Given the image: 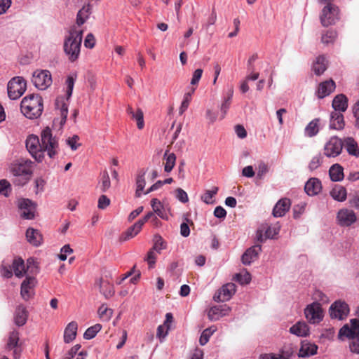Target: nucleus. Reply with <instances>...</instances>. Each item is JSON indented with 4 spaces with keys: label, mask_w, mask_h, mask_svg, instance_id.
Listing matches in <instances>:
<instances>
[{
    "label": "nucleus",
    "mask_w": 359,
    "mask_h": 359,
    "mask_svg": "<svg viewBox=\"0 0 359 359\" xmlns=\"http://www.w3.org/2000/svg\"><path fill=\"white\" fill-rule=\"evenodd\" d=\"M191 100V99L190 98V94L184 95L182 102L179 109L180 114H183L184 111L188 109Z\"/></svg>",
    "instance_id": "obj_60"
},
{
    "label": "nucleus",
    "mask_w": 359,
    "mask_h": 359,
    "mask_svg": "<svg viewBox=\"0 0 359 359\" xmlns=\"http://www.w3.org/2000/svg\"><path fill=\"white\" fill-rule=\"evenodd\" d=\"M219 188L213 187L210 190H206L203 194L201 196V199L206 204H212L214 201L212 198L217 194Z\"/></svg>",
    "instance_id": "obj_47"
},
{
    "label": "nucleus",
    "mask_w": 359,
    "mask_h": 359,
    "mask_svg": "<svg viewBox=\"0 0 359 359\" xmlns=\"http://www.w3.org/2000/svg\"><path fill=\"white\" fill-rule=\"evenodd\" d=\"M217 331V327L214 325L204 330L200 337L199 343L201 346L205 345L210 337Z\"/></svg>",
    "instance_id": "obj_48"
},
{
    "label": "nucleus",
    "mask_w": 359,
    "mask_h": 359,
    "mask_svg": "<svg viewBox=\"0 0 359 359\" xmlns=\"http://www.w3.org/2000/svg\"><path fill=\"white\" fill-rule=\"evenodd\" d=\"M175 197L180 202L185 203L189 201V197L187 192L181 188L175 190Z\"/></svg>",
    "instance_id": "obj_61"
},
{
    "label": "nucleus",
    "mask_w": 359,
    "mask_h": 359,
    "mask_svg": "<svg viewBox=\"0 0 359 359\" xmlns=\"http://www.w3.org/2000/svg\"><path fill=\"white\" fill-rule=\"evenodd\" d=\"M230 310V308L226 305L212 306L209 309L208 316L211 321H215L223 316H227Z\"/></svg>",
    "instance_id": "obj_20"
},
{
    "label": "nucleus",
    "mask_w": 359,
    "mask_h": 359,
    "mask_svg": "<svg viewBox=\"0 0 359 359\" xmlns=\"http://www.w3.org/2000/svg\"><path fill=\"white\" fill-rule=\"evenodd\" d=\"M291 203L288 198H282L277 202L273 209V215L276 217H280L285 215L289 210Z\"/></svg>",
    "instance_id": "obj_25"
},
{
    "label": "nucleus",
    "mask_w": 359,
    "mask_h": 359,
    "mask_svg": "<svg viewBox=\"0 0 359 359\" xmlns=\"http://www.w3.org/2000/svg\"><path fill=\"white\" fill-rule=\"evenodd\" d=\"M26 148L32 156L38 162H41L44 158L41 143L36 135H31L26 140Z\"/></svg>",
    "instance_id": "obj_8"
},
{
    "label": "nucleus",
    "mask_w": 359,
    "mask_h": 359,
    "mask_svg": "<svg viewBox=\"0 0 359 359\" xmlns=\"http://www.w3.org/2000/svg\"><path fill=\"white\" fill-rule=\"evenodd\" d=\"M336 221L340 226L348 227L357 221V216L353 210L344 208L337 212Z\"/></svg>",
    "instance_id": "obj_12"
},
{
    "label": "nucleus",
    "mask_w": 359,
    "mask_h": 359,
    "mask_svg": "<svg viewBox=\"0 0 359 359\" xmlns=\"http://www.w3.org/2000/svg\"><path fill=\"white\" fill-rule=\"evenodd\" d=\"M11 191L10 183L6 180H0V194L7 197Z\"/></svg>",
    "instance_id": "obj_59"
},
{
    "label": "nucleus",
    "mask_w": 359,
    "mask_h": 359,
    "mask_svg": "<svg viewBox=\"0 0 359 359\" xmlns=\"http://www.w3.org/2000/svg\"><path fill=\"white\" fill-rule=\"evenodd\" d=\"M131 118L136 121L137 128L142 130L144 126V114L141 109L138 108Z\"/></svg>",
    "instance_id": "obj_51"
},
{
    "label": "nucleus",
    "mask_w": 359,
    "mask_h": 359,
    "mask_svg": "<svg viewBox=\"0 0 359 359\" xmlns=\"http://www.w3.org/2000/svg\"><path fill=\"white\" fill-rule=\"evenodd\" d=\"M100 189L102 192L107 191L111 186L110 179L107 170L102 173Z\"/></svg>",
    "instance_id": "obj_53"
},
{
    "label": "nucleus",
    "mask_w": 359,
    "mask_h": 359,
    "mask_svg": "<svg viewBox=\"0 0 359 359\" xmlns=\"http://www.w3.org/2000/svg\"><path fill=\"white\" fill-rule=\"evenodd\" d=\"M32 81L39 90H46L52 84L51 74L46 69H36L33 72Z\"/></svg>",
    "instance_id": "obj_7"
},
{
    "label": "nucleus",
    "mask_w": 359,
    "mask_h": 359,
    "mask_svg": "<svg viewBox=\"0 0 359 359\" xmlns=\"http://www.w3.org/2000/svg\"><path fill=\"white\" fill-rule=\"evenodd\" d=\"M330 179L333 182H340L344 177V168L338 163L332 165L329 170Z\"/></svg>",
    "instance_id": "obj_36"
},
{
    "label": "nucleus",
    "mask_w": 359,
    "mask_h": 359,
    "mask_svg": "<svg viewBox=\"0 0 359 359\" xmlns=\"http://www.w3.org/2000/svg\"><path fill=\"white\" fill-rule=\"evenodd\" d=\"M233 95V86H230L227 90L226 95L224 96V100H223L222 103L220 107V110L222 112L221 118H224L225 117V116L227 113V111L231 106Z\"/></svg>",
    "instance_id": "obj_33"
},
{
    "label": "nucleus",
    "mask_w": 359,
    "mask_h": 359,
    "mask_svg": "<svg viewBox=\"0 0 359 359\" xmlns=\"http://www.w3.org/2000/svg\"><path fill=\"white\" fill-rule=\"evenodd\" d=\"M236 290V286L234 283H229L223 285L214 296V300L216 302H226L229 300L234 294Z\"/></svg>",
    "instance_id": "obj_17"
},
{
    "label": "nucleus",
    "mask_w": 359,
    "mask_h": 359,
    "mask_svg": "<svg viewBox=\"0 0 359 359\" xmlns=\"http://www.w3.org/2000/svg\"><path fill=\"white\" fill-rule=\"evenodd\" d=\"M235 279L241 285L248 284L251 280V275L250 273L245 271L243 273L236 274Z\"/></svg>",
    "instance_id": "obj_58"
},
{
    "label": "nucleus",
    "mask_w": 359,
    "mask_h": 359,
    "mask_svg": "<svg viewBox=\"0 0 359 359\" xmlns=\"http://www.w3.org/2000/svg\"><path fill=\"white\" fill-rule=\"evenodd\" d=\"M335 89V83L332 79L320 83L317 95L319 98H324L329 95Z\"/></svg>",
    "instance_id": "obj_27"
},
{
    "label": "nucleus",
    "mask_w": 359,
    "mask_h": 359,
    "mask_svg": "<svg viewBox=\"0 0 359 359\" xmlns=\"http://www.w3.org/2000/svg\"><path fill=\"white\" fill-rule=\"evenodd\" d=\"M79 137L74 135L66 139L65 142L66 144L69 146L72 151H76L81 146V144L79 143Z\"/></svg>",
    "instance_id": "obj_55"
},
{
    "label": "nucleus",
    "mask_w": 359,
    "mask_h": 359,
    "mask_svg": "<svg viewBox=\"0 0 359 359\" xmlns=\"http://www.w3.org/2000/svg\"><path fill=\"white\" fill-rule=\"evenodd\" d=\"M320 119L316 118L310 121L304 129L305 135L309 137L316 136L320 130Z\"/></svg>",
    "instance_id": "obj_37"
},
{
    "label": "nucleus",
    "mask_w": 359,
    "mask_h": 359,
    "mask_svg": "<svg viewBox=\"0 0 359 359\" xmlns=\"http://www.w3.org/2000/svg\"><path fill=\"white\" fill-rule=\"evenodd\" d=\"M305 317L311 324L320 323L323 318V311L320 304L318 302H313L308 305L304 309Z\"/></svg>",
    "instance_id": "obj_14"
},
{
    "label": "nucleus",
    "mask_w": 359,
    "mask_h": 359,
    "mask_svg": "<svg viewBox=\"0 0 359 359\" xmlns=\"http://www.w3.org/2000/svg\"><path fill=\"white\" fill-rule=\"evenodd\" d=\"M33 162L28 159H20L13 165L11 168L12 174L17 177H22V179H16L14 181L18 185H24L29 180L32 174Z\"/></svg>",
    "instance_id": "obj_4"
},
{
    "label": "nucleus",
    "mask_w": 359,
    "mask_h": 359,
    "mask_svg": "<svg viewBox=\"0 0 359 359\" xmlns=\"http://www.w3.org/2000/svg\"><path fill=\"white\" fill-rule=\"evenodd\" d=\"M12 270L15 276L22 278L25 275H36L39 272L38 262L33 257L27 259L26 264L24 260L20 258H15L12 262Z\"/></svg>",
    "instance_id": "obj_3"
},
{
    "label": "nucleus",
    "mask_w": 359,
    "mask_h": 359,
    "mask_svg": "<svg viewBox=\"0 0 359 359\" xmlns=\"http://www.w3.org/2000/svg\"><path fill=\"white\" fill-rule=\"evenodd\" d=\"M318 347L314 343L308 341H303L298 353V356L300 358H307L314 355L317 353Z\"/></svg>",
    "instance_id": "obj_22"
},
{
    "label": "nucleus",
    "mask_w": 359,
    "mask_h": 359,
    "mask_svg": "<svg viewBox=\"0 0 359 359\" xmlns=\"http://www.w3.org/2000/svg\"><path fill=\"white\" fill-rule=\"evenodd\" d=\"M334 111L344 112L348 107V100L346 97L340 94L337 95L332 101Z\"/></svg>",
    "instance_id": "obj_31"
},
{
    "label": "nucleus",
    "mask_w": 359,
    "mask_h": 359,
    "mask_svg": "<svg viewBox=\"0 0 359 359\" xmlns=\"http://www.w3.org/2000/svg\"><path fill=\"white\" fill-rule=\"evenodd\" d=\"M92 6L90 4L84 5L81 9H80L76 16V23L79 26L82 25L88 19L91 13Z\"/></svg>",
    "instance_id": "obj_39"
},
{
    "label": "nucleus",
    "mask_w": 359,
    "mask_h": 359,
    "mask_svg": "<svg viewBox=\"0 0 359 359\" xmlns=\"http://www.w3.org/2000/svg\"><path fill=\"white\" fill-rule=\"evenodd\" d=\"M321 189V182L318 178L315 177L309 179L304 186L305 192L309 196H311L318 194L320 192Z\"/></svg>",
    "instance_id": "obj_24"
},
{
    "label": "nucleus",
    "mask_w": 359,
    "mask_h": 359,
    "mask_svg": "<svg viewBox=\"0 0 359 359\" xmlns=\"http://www.w3.org/2000/svg\"><path fill=\"white\" fill-rule=\"evenodd\" d=\"M323 162V156L320 154H318L312 157L311 160L309 163V169L310 170H314L320 167Z\"/></svg>",
    "instance_id": "obj_52"
},
{
    "label": "nucleus",
    "mask_w": 359,
    "mask_h": 359,
    "mask_svg": "<svg viewBox=\"0 0 359 359\" xmlns=\"http://www.w3.org/2000/svg\"><path fill=\"white\" fill-rule=\"evenodd\" d=\"M343 147L345 148L348 154L355 157H359V144L351 137H345L343 140Z\"/></svg>",
    "instance_id": "obj_26"
},
{
    "label": "nucleus",
    "mask_w": 359,
    "mask_h": 359,
    "mask_svg": "<svg viewBox=\"0 0 359 359\" xmlns=\"http://www.w3.org/2000/svg\"><path fill=\"white\" fill-rule=\"evenodd\" d=\"M36 275H27L20 285V295L22 298L27 301L34 294V288L37 285Z\"/></svg>",
    "instance_id": "obj_13"
},
{
    "label": "nucleus",
    "mask_w": 359,
    "mask_h": 359,
    "mask_svg": "<svg viewBox=\"0 0 359 359\" xmlns=\"http://www.w3.org/2000/svg\"><path fill=\"white\" fill-rule=\"evenodd\" d=\"M55 109L61 116L60 125L65 123L68 114V106L62 97L57 98L55 100Z\"/></svg>",
    "instance_id": "obj_30"
},
{
    "label": "nucleus",
    "mask_w": 359,
    "mask_h": 359,
    "mask_svg": "<svg viewBox=\"0 0 359 359\" xmlns=\"http://www.w3.org/2000/svg\"><path fill=\"white\" fill-rule=\"evenodd\" d=\"M22 114L29 119H35L41 116L43 110L42 97L38 94H30L22 98L20 103Z\"/></svg>",
    "instance_id": "obj_1"
},
{
    "label": "nucleus",
    "mask_w": 359,
    "mask_h": 359,
    "mask_svg": "<svg viewBox=\"0 0 359 359\" xmlns=\"http://www.w3.org/2000/svg\"><path fill=\"white\" fill-rule=\"evenodd\" d=\"M165 248L166 243L162 237L160 236H155L154 244L152 248L154 249L157 253L160 254L161 250L165 249Z\"/></svg>",
    "instance_id": "obj_54"
},
{
    "label": "nucleus",
    "mask_w": 359,
    "mask_h": 359,
    "mask_svg": "<svg viewBox=\"0 0 359 359\" xmlns=\"http://www.w3.org/2000/svg\"><path fill=\"white\" fill-rule=\"evenodd\" d=\"M26 88L27 83L22 77H14L8 83V95L11 100H17L23 95Z\"/></svg>",
    "instance_id": "obj_6"
},
{
    "label": "nucleus",
    "mask_w": 359,
    "mask_h": 359,
    "mask_svg": "<svg viewBox=\"0 0 359 359\" xmlns=\"http://www.w3.org/2000/svg\"><path fill=\"white\" fill-rule=\"evenodd\" d=\"M142 222H136L132 226H130L125 233V240L133 238L137 236L142 228Z\"/></svg>",
    "instance_id": "obj_46"
},
{
    "label": "nucleus",
    "mask_w": 359,
    "mask_h": 359,
    "mask_svg": "<svg viewBox=\"0 0 359 359\" xmlns=\"http://www.w3.org/2000/svg\"><path fill=\"white\" fill-rule=\"evenodd\" d=\"M292 352L282 351L281 353H264L259 356V359H290Z\"/></svg>",
    "instance_id": "obj_44"
},
{
    "label": "nucleus",
    "mask_w": 359,
    "mask_h": 359,
    "mask_svg": "<svg viewBox=\"0 0 359 359\" xmlns=\"http://www.w3.org/2000/svg\"><path fill=\"white\" fill-rule=\"evenodd\" d=\"M359 335V319H351L350 324H345L340 328L338 333L339 339L343 341L345 338L352 339Z\"/></svg>",
    "instance_id": "obj_10"
},
{
    "label": "nucleus",
    "mask_w": 359,
    "mask_h": 359,
    "mask_svg": "<svg viewBox=\"0 0 359 359\" xmlns=\"http://www.w3.org/2000/svg\"><path fill=\"white\" fill-rule=\"evenodd\" d=\"M77 329L78 325L75 321H72L67 325L64 331V341L66 344H69L75 339L76 337Z\"/></svg>",
    "instance_id": "obj_28"
},
{
    "label": "nucleus",
    "mask_w": 359,
    "mask_h": 359,
    "mask_svg": "<svg viewBox=\"0 0 359 359\" xmlns=\"http://www.w3.org/2000/svg\"><path fill=\"white\" fill-rule=\"evenodd\" d=\"M101 329L102 325L99 323L88 327L83 334V338L86 339H91L94 338Z\"/></svg>",
    "instance_id": "obj_49"
},
{
    "label": "nucleus",
    "mask_w": 359,
    "mask_h": 359,
    "mask_svg": "<svg viewBox=\"0 0 359 359\" xmlns=\"http://www.w3.org/2000/svg\"><path fill=\"white\" fill-rule=\"evenodd\" d=\"M344 125L342 112L332 111L330 114V128L334 130H341Z\"/></svg>",
    "instance_id": "obj_29"
},
{
    "label": "nucleus",
    "mask_w": 359,
    "mask_h": 359,
    "mask_svg": "<svg viewBox=\"0 0 359 359\" xmlns=\"http://www.w3.org/2000/svg\"><path fill=\"white\" fill-rule=\"evenodd\" d=\"M18 206L22 218L25 219H32L34 218L36 205L31 200L21 198L18 200Z\"/></svg>",
    "instance_id": "obj_16"
},
{
    "label": "nucleus",
    "mask_w": 359,
    "mask_h": 359,
    "mask_svg": "<svg viewBox=\"0 0 359 359\" xmlns=\"http://www.w3.org/2000/svg\"><path fill=\"white\" fill-rule=\"evenodd\" d=\"M337 37V33L333 30H328L322 35L321 41L325 44L332 43Z\"/></svg>",
    "instance_id": "obj_56"
},
{
    "label": "nucleus",
    "mask_w": 359,
    "mask_h": 359,
    "mask_svg": "<svg viewBox=\"0 0 359 359\" xmlns=\"http://www.w3.org/2000/svg\"><path fill=\"white\" fill-rule=\"evenodd\" d=\"M151 206L155 214L164 220H168L170 213V207L168 204L161 202L157 198H153L151 201Z\"/></svg>",
    "instance_id": "obj_19"
},
{
    "label": "nucleus",
    "mask_w": 359,
    "mask_h": 359,
    "mask_svg": "<svg viewBox=\"0 0 359 359\" xmlns=\"http://www.w3.org/2000/svg\"><path fill=\"white\" fill-rule=\"evenodd\" d=\"M110 204V199L105 195H102L98 199L97 207L100 209L104 210Z\"/></svg>",
    "instance_id": "obj_64"
},
{
    "label": "nucleus",
    "mask_w": 359,
    "mask_h": 359,
    "mask_svg": "<svg viewBox=\"0 0 359 359\" xmlns=\"http://www.w3.org/2000/svg\"><path fill=\"white\" fill-rule=\"evenodd\" d=\"M28 313L26 308L22 305H19L14 314V321L18 326L24 325L27 320Z\"/></svg>",
    "instance_id": "obj_32"
},
{
    "label": "nucleus",
    "mask_w": 359,
    "mask_h": 359,
    "mask_svg": "<svg viewBox=\"0 0 359 359\" xmlns=\"http://www.w3.org/2000/svg\"><path fill=\"white\" fill-rule=\"evenodd\" d=\"M41 143L42 149L47 151L50 158H53L58 151V140L55 136H53L50 128L47 127L43 129L41 134Z\"/></svg>",
    "instance_id": "obj_5"
},
{
    "label": "nucleus",
    "mask_w": 359,
    "mask_h": 359,
    "mask_svg": "<svg viewBox=\"0 0 359 359\" xmlns=\"http://www.w3.org/2000/svg\"><path fill=\"white\" fill-rule=\"evenodd\" d=\"M342 149L343 140L337 136H332L324 145V155L328 158H334L341 153Z\"/></svg>",
    "instance_id": "obj_9"
},
{
    "label": "nucleus",
    "mask_w": 359,
    "mask_h": 359,
    "mask_svg": "<svg viewBox=\"0 0 359 359\" xmlns=\"http://www.w3.org/2000/svg\"><path fill=\"white\" fill-rule=\"evenodd\" d=\"M76 78H77V74L74 72V73L70 74L66 79L65 85L67 87L66 95H67V99H69L72 95L74 83L76 80Z\"/></svg>",
    "instance_id": "obj_45"
},
{
    "label": "nucleus",
    "mask_w": 359,
    "mask_h": 359,
    "mask_svg": "<svg viewBox=\"0 0 359 359\" xmlns=\"http://www.w3.org/2000/svg\"><path fill=\"white\" fill-rule=\"evenodd\" d=\"M100 288L101 292L106 298H110L114 294V285L108 280H101Z\"/></svg>",
    "instance_id": "obj_42"
},
{
    "label": "nucleus",
    "mask_w": 359,
    "mask_h": 359,
    "mask_svg": "<svg viewBox=\"0 0 359 359\" xmlns=\"http://www.w3.org/2000/svg\"><path fill=\"white\" fill-rule=\"evenodd\" d=\"M261 250L262 247L260 245H256L248 249L241 258L243 264L250 265L252 262H255L257 259Z\"/></svg>",
    "instance_id": "obj_21"
},
{
    "label": "nucleus",
    "mask_w": 359,
    "mask_h": 359,
    "mask_svg": "<svg viewBox=\"0 0 359 359\" xmlns=\"http://www.w3.org/2000/svg\"><path fill=\"white\" fill-rule=\"evenodd\" d=\"M146 174V171L144 170H141L138 172L137 177H136V191H135V196L136 197H140L142 196V191H143L146 182L144 175Z\"/></svg>",
    "instance_id": "obj_41"
},
{
    "label": "nucleus",
    "mask_w": 359,
    "mask_h": 359,
    "mask_svg": "<svg viewBox=\"0 0 359 359\" xmlns=\"http://www.w3.org/2000/svg\"><path fill=\"white\" fill-rule=\"evenodd\" d=\"M72 252L73 250L70 248V246L69 245H65L61 248L59 258L60 260L65 261L67 259V255H69Z\"/></svg>",
    "instance_id": "obj_63"
},
{
    "label": "nucleus",
    "mask_w": 359,
    "mask_h": 359,
    "mask_svg": "<svg viewBox=\"0 0 359 359\" xmlns=\"http://www.w3.org/2000/svg\"><path fill=\"white\" fill-rule=\"evenodd\" d=\"M338 8L334 4L326 5L322 10L320 16V22L323 26L328 27L338 20Z\"/></svg>",
    "instance_id": "obj_11"
},
{
    "label": "nucleus",
    "mask_w": 359,
    "mask_h": 359,
    "mask_svg": "<svg viewBox=\"0 0 359 359\" xmlns=\"http://www.w3.org/2000/svg\"><path fill=\"white\" fill-rule=\"evenodd\" d=\"M27 241L33 245L39 246L42 242V236L39 231L29 228L26 231Z\"/></svg>",
    "instance_id": "obj_34"
},
{
    "label": "nucleus",
    "mask_w": 359,
    "mask_h": 359,
    "mask_svg": "<svg viewBox=\"0 0 359 359\" xmlns=\"http://www.w3.org/2000/svg\"><path fill=\"white\" fill-rule=\"evenodd\" d=\"M280 227L276 224L273 226H262L257 231V239L260 243L264 242L267 238L273 239L279 233Z\"/></svg>",
    "instance_id": "obj_18"
},
{
    "label": "nucleus",
    "mask_w": 359,
    "mask_h": 359,
    "mask_svg": "<svg viewBox=\"0 0 359 359\" xmlns=\"http://www.w3.org/2000/svg\"><path fill=\"white\" fill-rule=\"evenodd\" d=\"M19 332L13 330L9 334L6 348L13 350V357L17 359L20 357V350L18 348Z\"/></svg>",
    "instance_id": "obj_23"
},
{
    "label": "nucleus",
    "mask_w": 359,
    "mask_h": 359,
    "mask_svg": "<svg viewBox=\"0 0 359 359\" xmlns=\"http://www.w3.org/2000/svg\"><path fill=\"white\" fill-rule=\"evenodd\" d=\"M168 151H166L164 154L163 158L165 160L164 165V170L166 172H170L174 168L176 162V156L174 153L168 154Z\"/></svg>",
    "instance_id": "obj_43"
},
{
    "label": "nucleus",
    "mask_w": 359,
    "mask_h": 359,
    "mask_svg": "<svg viewBox=\"0 0 359 359\" xmlns=\"http://www.w3.org/2000/svg\"><path fill=\"white\" fill-rule=\"evenodd\" d=\"M83 31L73 27L69 32L64 43V50L71 62L76 61L80 55Z\"/></svg>",
    "instance_id": "obj_2"
},
{
    "label": "nucleus",
    "mask_w": 359,
    "mask_h": 359,
    "mask_svg": "<svg viewBox=\"0 0 359 359\" xmlns=\"http://www.w3.org/2000/svg\"><path fill=\"white\" fill-rule=\"evenodd\" d=\"M327 65L325 58L323 56H318L313 63L312 69L316 75L319 76L326 70Z\"/></svg>",
    "instance_id": "obj_40"
},
{
    "label": "nucleus",
    "mask_w": 359,
    "mask_h": 359,
    "mask_svg": "<svg viewBox=\"0 0 359 359\" xmlns=\"http://www.w3.org/2000/svg\"><path fill=\"white\" fill-rule=\"evenodd\" d=\"M330 196L334 200L343 202L346 199L347 191L345 187L337 184L330 191Z\"/></svg>",
    "instance_id": "obj_35"
},
{
    "label": "nucleus",
    "mask_w": 359,
    "mask_h": 359,
    "mask_svg": "<svg viewBox=\"0 0 359 359\" xmlns=\"http://www.w3.org/2000/svg\"><path fill=\"white\" fill-rule=\"evenodd\" d=\"M290 332L299 337H306L309 333V328L306 323L297 322L290 328Z\"/></svg>",
    "instance_id": "obj_38"
},
{
    "label": "nucleus",
    "mask_w": 359,
    "mask_h": 359,
    "mask_svg": "<svg viewBox=\"0 0 359 359\" xmlns=\"http://www.w3.org/2000/svg\"><path fill=\"white\" fill-rule=\"evenodd\" d=\"M156 251L151 248L147 255V257H145L144 260L147 262L149 265V268H153L154 266V264L156 263Z\"/></svg>",
    "instance_id": "obj_57"
},
{
    "label": "nucleus",
    "mask_w": 359,
    "mask_h": 359,
    "mask_svg": "<svg viewBox=\"0 0 359 359\" xmlns=\"http://www.w3.org/2000/svg\"><path fill=\"white\" fill-rule=\"evenodd\" d=\"M350 351L355 354H359V335L352 339L349 344Z\"/></svg>",
    "instance_id": "obj_62"
},
{
    "label": "nucleus",
    "mask_w": 359,
    "mask_h": 359,
    "mask_svg": "<svg viewBox=\"0 0 359 359\" xmlns=\"http://www.w3.org/2000/svg\"><path fill=\"white\" fill-rule=\"evenodd\" d=\"M349 311L348 305L345 302L341 300L334 302L330 308L331 318L341 320L346 318Z\"/></svg>",
    "instance_id": "obj_15"
},
{
    "label": "nucleus",
    "mask_w": 359,
    "mask_h": 359,
    "mask_svg": "<svg viewBox=\"0 0 359 359\" xmlns=\"http://www.w3.org/2000/svg\"><path fill=\"white\" fill-rule=\"evenodd\" d=\"M97 312L100 318L105 321L109 320L113 314L112 310L104 304L100 306Z\"/></svg>",
    "instance_id": "obj_50"
}]
</instances>
